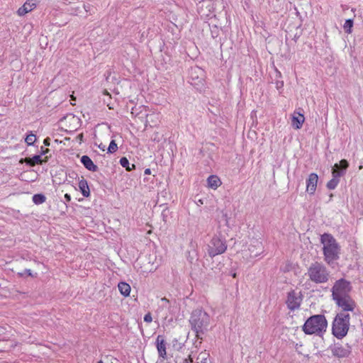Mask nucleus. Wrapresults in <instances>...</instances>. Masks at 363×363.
<instances>
[{"instance_id": "nucleus-28", "label": "nucleus", "mask_w": 363, "mask_h": 363, "mask_svg": "<svg viewBox=\"0 0 363 363\" xmlns=\"http://www.w3.org/2000/svg\"><path fill=\"white\" fill-rule=\"evenodd\" d=\"M118 150V145L114 140H112L108 147V153L112 154L116 152Z\"/></svg>"}, {"instance_id": "nucleus-15", "label": "nucleus", "mask_w": 363, "mask_h": 363, "mask_svg": "<svg viewBox=\"0 0 363 363\" xmlns=\"http://www.w3.org/2000/svg\"><path fill=\"white\" fill-rule=\"evenodd\" d=\"M80 162L84 165V167L90 172H97L99 168L97 165H96L91 159L88 155H83L81 159Z\"/></svg>"}, {"instance_id": "nucleus-37", "label": "nucleus", "mask_w": 363, "mask_h": 363, "mask_svg": "<svg viewBox=\"0 0 363 363\" xmlns=\"http://www.w3.org/2000/svg\"><path fill=\"white\" fill-rule=\"evenodd\" d=\"M192 362H193V359L191 357V355L189 356V359H185L184 360V363H192Z\"/></svg>"}, {"instance_id": "nucleus-26", "label": "nucleus", "mask_w": 363, "mask_h": 363, "mask_svg": "<svg viewBox=\"0 0 363 363\" xmlns=\"http://www.w3.org/2000/svg\"><path fill=\"white\" fill-rule=\"evenodd\" d=\"M353 25H354L353 19H352V18L347 19L343 26L345 32L348 34L351 33Z\"/></svg>"}, {"instance_id": "nucleus-43", "label": "nucleus", "mask_w": 363, "mask_h": 363, "mask_svg": "<svg viewBox=\"0 0 363 363\" xmlns=\"http://www.w3.org/2000/svg\"><path fill=\"white\" fill-rule=\"evenodd\" d=\"M98 363H104L103 361L100 360L99 362H98Z\"/></svg>"}, {"instance_id": "nucleus-35", "label": "nucleus", "mask_w": 363, "mask_h": 363, "mask_svg": "<svg viewBox=\"0 0 363 363\" xmlns=\"http://www.w3.org/2000/svg\"><path fill=\"white\" fill-rule=\"evenodd\" d=\"M64 198L66 202H69L71 201V196L69 194H65Z\"/></svg>"}, {"instance_id": "nucleus-19", "label": "nucleus", "mask_w": 363, "mask_h": 363, "mask_svg": "<svg viewBox=\"0 0 363 363\" xmlns=\"http://www.w3.org/2000/svg\"><path fill=\"white\" fill-rule=\"evenodd\" d=\"M79 189L83 196L89 197L90 196V189L87 181L82 178L79 182Z\"/></svg>"}, {"instance_id": "nucleus-41", "label": "nucleus", "mask_w": 363, "mask_h": 363, "mask_svg": "<svg viewBox=\"0 0 363 363\" xmlns=\"http://www.w3.org/2000/svg\"><path fill=\"white\" fill-rule=\"evenodd\" d=\"M211 33H212V37H213V38H216V37H217V35H218V34H217V33H216V35H215V34H213V30H211Z\"/></svg>"}, {"instance_id": "nucleus-1", "label": "nucleus", "mask_w": 363, "mask_h": 363, "mask_svg": "<svg viewBox=\"0 0 363 363\" xmlns=\"http://www.w3.org/2000/svg\"><path fill=\"white\" fill-rule=\"evenodd\" d=\"M323 244V253L324 261L330 267L340 259L341 247L335 238L330 233H323L320 237Z\"/></svg>"}, {"instance_id": "nucleus-29", "label": "nucleus", "mask_w": 363, "mask_h": 363, "mask_svg": "<svg viewBox=\"0 0 363 363\" xmlns=\"http://www.w3.org/2000/svg\"><path fill=\"white\" fill-rule=\"evenodd\" d=\"M18 274L19 277H23L26 274L30 277H33L31 270L29 269H26L23 272H19Z\"/></svg>"}, {"instance_id": "nucleus-30", "label": "nucleus", "mask_w": 363, "mask_h": 363, "mask_svg": "<svg viewBox=\"0 0 363 363\" xmlns=\"http://www.w3.org/2000/svg\"><path fill=\"white\" fill-rule=\"evenodd\" d=\"M144 321L146 323H151L152 321V318L150 313H147L145 315Z\"/></svg>"}, {"instance_id": "nucleus-34", "label": "nucleus", "mask_w": 363, "mask_h": 363, "mask_svg": "<svg viewBox=\"0 0 363 363\" xmlns=\"http://www.w3.org/2000/svg\"><path fill=\"white\" fill-rule=\"evenodd\" d=\"M77 139L79 140V143L81 144L82 142L84 140V134L80 133L77 136Z\"/></svg>"}, {"instance_id": "nucleus-33", "label": "nucleus", "mask_w": 363, "mask_h": 363, "mask_svg": "<svg viewBox=\"0 0 363 363\" xmlns=\"http://www.w3.org/2000/svg\"><path fill=\"white\" fill-rule=\"evenodd\" d=\"M43 144L45 146H50V138H45L44 140H43Z\"/></svg>"}, {"instance_id": "nucleus-18", "label": "nucleus", "mask_w": 363, "mask_h": 363, "mask_svg": "<svg viewBox=\"0 0 363 363\" xmlns=\"http://www.w3.org/2000/svg\"><path fill=\"white\" fill-rule=\"evenodd\" d=\"M304 121L305 117L303 114L294 112L291 118V124L293 128L296 130L300 129L302 127Z\"/></svg>"}, {"instance_id": "nucleus-39", "label": "nucleus", "mask_w": 363, "mask_h": 363, "mask_svg": "<svg viewBox=\"0 0 363 363\" xmlns=\"http://www.w3.org/2000/svg\"><path fill=\"white\" fill-rule=\"evenodd\" d=\"M105 147L106 146L104 145H103L102 143H101L100 145H99V148L101 149V150L104 151L105 150Z\"/></svg>"}, {"instance_id": "nucleus-5", "label": "nucleus", "mask_w": 363, "mask_h": 363, "mask_svg": "<svg viewBox=\"0 0 363 363\" xmlns=\"http://www.w3.org/2000/svg\"><path fill=\"white\" fill-rule=\"evenodd\" d=\"M309 279L315 284H324L328 281L330 272L322 263L315 262L308 269Z\"/></svg>"}, {"instance_id": "nucleus-36", "label": "nucleus", "mask_w": 363, "mask_h": 363, "mask_svg": "<svg viewBox=\"0 0 363 363\" xmlns=\"http://www.w3.org/2000/svg\"><path fill=\"white\" fill-rule=\"evenodd\" d=\"M223 218L225 220V224L227 225H228V215L226 213H223Z\"/></svg>"}, {"instance_id": "nucleus-31", "label": "nucleus", "mask_w": 363, "mask_h": 363, "mask_svg": "<svg viewBox=\"0 0 363 363\" xmlns=\"http://www.w3.org/2000/svg\"><path fill=\"white\" fill-rule=\"evenodd\" d=\"M50 152V150L48 148L44 149L43 147H41L40 155V157L43 155H46Z\"/></svg>"}, {"instance_id": "nucleus-38", "label": "nucleus", "mask_w": 363, "mask_h": 363, "mask_svg": "<svg viewBox=\"0 0 363 363\" xmlns=\"http://www.w3.org/2000/svg\"><path fill=\"white\" fill-rule=\"evenodd\" d=\"M144 173H145V174H146V175L150 174H151V170H150V169H149V168L145 169Z\"/></svg>"}, {"instance_id": "nucleus-14", "label": "nucleus", "mask_w": 363, "mask_h": 363, "mask_svg": "<svg viewBox=\"0 0 363 363\" xmlns=\"http://www.w3.org/2000/svg\"><path fill=\"white\" fill-rule=\"evenodd\" d=\"M345 174V169H343L341 172H333V179H330L326 184L328 189H335L340 182V177Z\"/></svg>"}, {"instance_id": "nucleus-40", "label": "nucleus", "mask_w": 363, "mask_h": 363, "mask_svg": "<svg viewBox=\"0 0 363 363\" xmlns=\"http://www.w3.org/2000/svg\"><path fill=\"white\" fill-rule=\"evenodd\" d=\"M161 301H162V302L169 303V300H168L167 298H166L165 297L162 298L161 299Z\"/></svg>"}, {"instance_id": "nucleus-42", "label": "nucleus", "mask_w": 363, "mask_h": 363, "mask_svg": "<svg viewBox=\"0 0 363 363\" xmlns=\"http://www.w3.org/2000/svg\"><path fill=\"white\" fill-rule=\"evenodd\" d=\"M231 275H232V277H233V278H235V277H236V276H237L236 273H235V272H234V273H232V274H231Z\"/></svg>"}, {"instance_id": "nucleus-12", "label": "nucleus", "mask_w": 363, "mask_h": 363, "mask_svg": "<svg viewBox=\"0 0 363 363\" xmlns=\"http://www.w3.org/2000/svg\"><path fill=\"white\" fill-rule=\"evenodd\" d=\"M248 250L251 257H257L263 253L264 247L262 242L255 240L250 245Z\"/></svg>"}, {"instance_id": "nucleus-13", "label": "nucleus", "mask_w": 363, "mask_h": 363, "mask_svg": "<svg viewBox=\"0 0 363 363\" xmlns=\"http://www.w3.org/2000/svg\"><path fill=\"white\" fill-rule=\"evenodd\" d=\"M156 347L158 352V354L160 357H162V359L167 358V348L166 345L167 343L165 342V340L162 335H159L155 341Z\"/></svg>"}, {"instance_id": "nucleus-23", "label": "nucleus", "mask_w": 363, "mask_h": 363, "mask_svg": "<svg viewBox=\"0 0 363 363\" xmlns=\"http://www.w3.org/2000/svg\"><path fill=\"white\" fill-rule=\"evenodd\" d=\"M120 164L125 168V169L128 172L130 171H132L133 169H135V164H130L129 162V160L125 157H123L120 159Z\"/></svg>"}, {"instance_id": "nucleus-6", "label": "nucleus", "mask_w": 363, "mask_h": 363, "mask_svg": "<svg viewBox=\"0 0 363 363\" xmlns=\"http://www.w3.org/2000/svg\"><path fill=\"white\" fill-rule=\"evenodd\" d=\"M227 250L225 238L219 234H216L207 245V253L211 258L224 253Z\"/></svg>"}, {"instance_id": "nucleus-3", "label": "nucleus", "mask_w": 363, "mask_h": 363, "mask_svg": "<svg viewBox=\"0 0 363 363\" xmlns=\"http://www.w3.org/2000/svg\"><path fill=\"white\" fill-rule=\"evenodd\" d=\"M328 327V322L324 315L317 314L309 317L302 326V330L306 335L323 336Z\"/></svg>"}, {"instance_id": "nucleus-2", "label": "nucleus", "mask_w": 363, "mask_h": 363, "mask_svg": "<svg viewBox=\"0 0 363 363\" xmlns=\"http://www.w3.org/2000/svg\"><path fill=\"white\" fill-rule=\"evenodd\" d=\"M191 329L196 337L203 340V335L208 330L211 324L210 315L202 309L194 310L189 318Z\"/></svg>"}, {"instance_id": "nucleus-7", "label": "nucleus", "mask_w": 363, "mask_h": 363, "mask_svg": "<svg viewBox=\"0 0 363 363\" xmlns=\"http://www.w3.org/2000/svg\"><path fill=\"white\" fill-rule=\"evenodd\" d=\"M352 290V286L350 281L341 278L337 280L331 289L332 298H339L346 296H351L350 292Z\"/></svg>"}, {"instance_id": "nucleus-22", "label": "nucleus", "mask_w": 363, "mask_h": 363, "mask_svg": "<svg viewBox=\"0 0 363 363\" xmlns=\"http://www.w3.org/2000/svg\"><path fill=\"white\" fill-rule=\"evenodd\" d=\"M348 167V162L346 160H340V164H335L332 169V173L335 172H341L343 169H345L346 172Z\"/></svg>"}, {"instance_id": "nucleus-21", "label": "nucleus", "mask_w": 363, "mask_h": 363, "mask_svg": "<svg viewBox=\"0 0 363 363\" xmlns=\"http://www.w3.org/2000/svg\"><path fill=\"white\" fill-rule=\"evenodd\" d=\"M118 287L121 294L125 297H127L130 295L131 289L128 284L125 282H120L118 285Z\"/></svg>"}, {"instance_id": "nucleus-8", "label": "nucleus", "mask_w": 363, "mask_h": 363, "mask_svg": "<svg viewBox=\"0 0 363 363\" xmlns=\"http://www.w3.org/2000/svg\"><path fill=\"white\" fill-rule=\"evenodd\" d=\"M303 296L301 291H296L295 290H291L287 293L286 304L287 308L294 311L298 310L303 301Z\"/></svg>"}, {"instance_id": "nucleus-4", "label": "nucleus", "mask_w": 363, "mask_h": 363, "mask_svg": "<svg viewBox=\"0 0 363 363\" xmlns=\"http://www.w3.org/2000/svg\"><path fill=\"white\" fill-rule=\"evenodd\" d=\"M350 315L349 313H338L332 324V333L337 339L345 337L349 330Z\"/></svg>"}, {"instance_id": "nucleus-16", "label": "nucleus", "mask_w": 363, "mask_h": 363, "mask_svg": "<svg viewBox=\"0 0 363 363\" xmlns=\"http://www.w3.org/2000/svg\"><path fill=\"white\" fill-rule=\"evenodd\" d=\"M35 7V3L33 0H28L18 9L17 13L20 16H24L27 13L33 11Z\"/></svg>"}, {"instance_id": "nucleus-9", "label": "nucleus", "mask_w": 363, "mask_h": 363, "mask_svg": "<svg viewBox=\"0 0 363 363\" xmlns=\"http://www.w3.org/2000/svg\"><path fill=\"white\" fill-rule=\"evenodd\" d=\"M336 305L342 309L340 313H348L349 311L352 312L355 307L356 303L351 296L333 299Z\"/></svg>"}, {"instance_id": "nucleus-20", "label": "nucleus", "mask_w": 363, "mask_h": 363, "mask_svg": "<svg viewBox=\"0 0 363 363\" xmlns=\"http://www.w3.org/2000/svg\"><path fill=\"white\" fill-rule=\"evenodd\" d=\"M208 186L216 189L221 185V181L220 178L216 175H211L207 179Z\"/></svg>"}, {"instance_id": "nucleus-11", "label": "nucleus", "mask_w": 363, "mask_h": 363, "mask_svg": "<svg viewBox=\"0 0 363 363\" xmlns=\"http://www.w3.org/2000/svg\"><path fill=\"white\" fill-rule=\"evenodd\" d=\"M318 176L316 173H311L306 179V191L310 195H313L317 188Z\"/></svg>"}, {"instance_id": "nucleus-24", "label": "nucleus", "mask_w": 363, "mask_h": 363, "mask_svg": "<svg viewBox=\"0 0 363 363\" xmlns=\"http://www.w3.org/2000/svg\"><path fill=\"white\" fill-rule=\"evenodd\" d=\"M275 72H276V74H275L276 88L277 90L280 91L284 87V81L279 79V78L281 77V74L277 69H275Z\"/></svg>"}, {"instance_id": "nucleus-10", "label": "nucleus", "mask_w": 363, "mask_h": 363, "mask_svg": "<svg viewBox=\"0 0 363 363\" xmlns=\"http://www.w3.org/2000/svg\"><path fill=\"white\" fill-rule=\"evenodd\" d=\"M333 355L337 358H344L349 356L351 352V348L348 345L344 347L341 343L336 342L331 345L329 347Z\"/></svg>"}, {"instance_id": "nucleus-27", "label": "nucleus", "mask_w": 363, "mask_h": 363, "mask_svg": "<svg viewBox=\"0 0 363 363\" xmlns=\"http://www.w3.org/2000/svg\"><path fill=\"white\" fill-rule=\"evenodd\" d=\"M36 136L32 132L27 135L25 141L28 144V145H33L35 142Z\"/></svg>"}, {"instance_id": "nucleus-25", "label": "nucleus", "mask_w": 363, "mask_h": 363, "mask_svg": "<svg viewBox=\"0 0 363 363\" xmlns=\"http://www.w3.org/2000/svg\"><path fill=\"white\" fill-rule=\"evenodd\" d=\"M32 200L35 204L40 205L46 201V197L43 194H35L33 196Z\"/></svg>"}, {"instance_id": "nucleus-32", "label": "nucleus", "mask_w": 363, "mask_h": 363, "mask_svg": "<svg viewBox=\"0 0 363 363\" xmlns=\"http://www.w3.org/2000/svg\"><path fill=\"white\" fill-rule=\"evenodd\" d=\"M196 340H195L194 345H195L196 347L198 348L199 347L201 346L203 340L198 339L197 337H196Z\"/></svg>"}, {"instance_id": "nucleus-17", "label": "nucleus", "mask_w": 363, "mask_h": 363, "mask_svg": "<svg viewBox=\"0 0 363 363\" xmlns=\"http://www.w3.org/2000/svg\"><path fill=\"white\" fill-rule=\"evenodd\" d=\"M25 161L27 165L34 167L35 164L47 162L48 161V157L45 156L44 159H42L40 155H35L33 157H26Z\"/></svg>"}]
</instances>
